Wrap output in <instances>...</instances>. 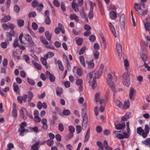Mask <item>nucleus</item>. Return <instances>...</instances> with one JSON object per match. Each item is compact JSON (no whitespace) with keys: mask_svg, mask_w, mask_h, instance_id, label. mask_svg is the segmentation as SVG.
Instances as JSON below:
<instances>
[{"mask_svg":"<svg viewBox=\"0 0 150 150\" xmlns=\"http://www.w3.org/2000/svg\"><path fill=\"white\" fill-rule=\"evenodd\" d=\"M35 67L38 70H40L41 69V66L37 62L33 63Z\"/></svg>","mask_w":150,"mask_h":150,"instance_id":"nucleus-36","label":"nucleus"},{"mask_svg":"<svg viewBox=\"0 0 150 150\" xmlns=\"http://www.w3.org/2000/svg\"><path fill=\"white\" fill-rule=\"evenodd\" d=\"M45 35L46 38L48 41H50L51 39V34L49 31H46L45 33Z\"/></svg>","mask_w":150,"mask_h":150,"instance_id":"nucleus-26","label":"nucleus"},{"mask_svg":"<svg viewBox=\"0 0 150 150\" xmlns=\"http://www.w3.org/2000/svg\"><path fill=\"white\" fill-rule=\"evenodd\" d=\"M76 84L77 85H82L83 84V81L81 79H77L76 82Z\"/></svg>","mask_w":150,"mask_h":150,"instance_id":"nucleus-49","label":"nucleus"},{"mask_svg":"<svg viewBox=\"0 0 150 150\" xmlns=\"http://www.w3.org/2000/svg\"><path fill=\"white\" fill-rule=\"evenodd\" d=\"M24 37L25 40L28 42L30 45L33 46L34 45V43L30 36L28 34H27L24 36Z\"/></svg>","mask_w":150,"mask_h":150,"instance_id":"nucleus-6","label":"nucleus"},{"mask_svg":"<svg viewBox=\"0 0 150 150\" xmlns=\"http://www.w3.org/2000/svg\"><path fill=\"white\" fill-rule=\"evenodd\" d=\"M134 89L131 87L130 89V92L129 93V98L132 99H134V98H133L132 96L134 94Z\"/></svg>","mask_w":150,"mask_h":150,"instance_id":"nucleus-29","label":"nucleus"},{"mask_svg":"<svg viewBox=\"0 0 150 150\" xmlns=\"http://www.w3.org/2000/svg\"><path fill=\"white\" fill-rule=\"evenodd\" d=\"M80 61L81 64L84 67H85V64L84 61V58L83 56H80L79 57Z\"/></svg>","mask_w":150,"mask_h":150,"instance_id":"nucleus-23","label":"nucleus"},{"mask_svg":"<svg viewBox=\"0 0 150 150\" xmlns=\"http://www.w3.org/2000/svg\"><path fill=\"white\" fill-rule=\"evenodd\" d=\"M41 122L42 124V127L43 129L44 130L47 129L48 128V125H47V119L45 118L42 119Z\"/></svg>","mask_w":150,"mask_h":150,"instance_id":"nucleus-10","label":"nucleus"},{"mask_svg":"<svg viewBox=\"0 0 150 150\" xmlns=\"http://www.w3.org/2000/svg\"><path fill=\"white\" fill-rule=\"evenodd\" d=\"M142 143L146 145H148L149 144H150V138H147L145 141L142 142Z\"/></svg>","mask_w":150,"mask_h":150,"instance_id":"nucleus-58","label":"nucleus"},{"mask_svg":"<svg viewBox=\"0 0 150 150\" xmlns=\"http://www.w3.org/2000/svg\"><path fill=\"white\" fill-rule=\"evenodd\" d=\"M116 48L119 58L120 59L122 55V49L121 45L119 43L117 42L116 44Z\"/></svg>","mask_w":150,"mask_h":150,"instance_id":"nucleus-3","label":"nucleus"},{"mask_svg":"<svg viewBox=\"0 0 150 150\" xmlns=\"http://www.w3.org/2000/svg\"><path fill=\"white\" fill-rule=\"evenodd\" d=\"M144 25L145 30L147 31H149L150 28V23L148 22L146 23L144 22Z\"/></svg>","mask_w":150,"mask_h":150,"instance_id":"nucleus-30","label":"nucleus"},{"mask_svg":"<svg viewBox=\"0 0 150 150\" xmlns=\"http://www.w3.org/2000/svg\"><path fill=\"white\" fill-rule=\"evenodd\" d=\"M129 115H127V114H125L123 117H122L121 120L122 121H126L127 119H129Z\"/></svg>","mask_w":150,"mask_h":150,"instance_id":"nucleus-54","label":"nucleus"},{"mask_svg":"<svg viewBox=\"0 0 150 150\" xmlns=\"http://www.w3.org/2000/svg\"><path fill=\"white\" fill-rule=\"evenodd\" d=\"M97 145L99 147L98 150H102L104 149L103 146L101 142H97Z\"/></svg>","mask_w":150,"mask_h":150,"instance_id":"nucleus-34","label":"nucleus"},{"mask_svg":"<svg viewBox=\"0 0 150 150\" xmlns=\"http://www.w3.org/2000/svg\"><path fill=\"white\" fill-rule=\"evenodd\" d=\"M70 19L71 20H74L76 21H79L78 17L75 14H71L69 16Z\"/></svg>","mask_w":150,"mask_h":150,"instance_id":"nucleus-24","label":"nucleus"},{"mask_svg":"<svg viewBox=\"0 0 150 150\" xmlns=\"http://www.w3.org/2000/svg\"><path fill=\"white\" fill-rule=\"evenodd\" d=\"M93 62V59H92L90 61H86V63L88 64L89 67L91 68H92L94 66V64Z\"/></svg>","mask_w":150,"mask_h":150,"instance_id":"nucleus-32","label":"nucleus"},{"mask_svg":"<svg viewBox=\"0 0 150 150\" xmlns=\"http://www.w3.org/2000/svg\"><path fill=\"white\" fill-rule=\"evenodd\" d=\"M11 17L9 15L4 16L1 20L2 23H5L9 21L11 19Z\"/></svg>","mask_w":150,"mask_h":150,"instance_id":"nucleus-15","label":"nucleus"},{"mask_svg":"<svg viewBox=\"0 0 150 150\" xmlns=\"http://www.w3.org/2000/svg\"><path fill=\"white\" fill-rule=\"evenodd\" d=\"M93 16V11H90L89 12L88 17L90 19H92Z\"/></svg>","mask_w":150,"mask_h":150,"instance_id":"nucleus-64","label":"nucleus"},{"mask_svg":"<svg viewBox=\"0 0 150 150\" xmlns=\"http://www.w3.org/2000/svg\"><path fill=\"white\" fill-rule=\"evenodd\" d=\"M86 47L85 46L81 48L80 50L79 54V55H81L84 52L86 49Z\"/></svg>","mask_w":150,"mask_h":150,"instance_id":"nucleus-53","label":"nucleus"},{"mask_svg":"<svg viewBox=\"0 0 150 150\" xmlns=\"http://www.w3.org/2000/svg\"><path fill=\"white\" fill-rule=\"evenodd\" d=\"M129 75L127 72H125L122 75V80L125 81H129Z\"/></svg>","mask_w":150,"mask_h":150,"instance_id":"nucleus-11","label":"nucleus"},{"mask_svg":"<svg viewBox=\"0 0 150 150\" xmlns=\"http://www.w3.org/2000/svg\"><path fill=\"white\" fill-rule=\"evenodd\" d=\"M93 72H92L87 74V81L90 84H91V81H90L93 76Z\"/></svg>","mask_w":150,"mask_h":150,"instance_id":"nucleus-19","label":"nucleus"},{"mask_svg":"<svg viewBox=\"0 0 150 150\" xmlns=\"http://www.w3.org/2000/svg\"><path fill=\"white\" fill-rule=\"evenodd\" d=\"M141 58L144 63H146L147 59L146 55L145 54H142L141 56Z\"/></svg>","mask_w":150,"mask_h":150,"instance_id":"nucleus-44","label":"nucleus"},{"mask_svg":"<svg viewBox=\"0 0 150 150\" xmlns=\"http://www.w3.org/2000/svg\"><path fill=\"white\" fill-rule=\"evenodd\" d=\"M18 131L20 132V135L23 136L24 135L23 134V133L25 132H28V130L24 128L20 129V128H19Z\"/></svg>","mask_w":150,"mask_h":150,"instance_id":"nucleus-17","label":"nucleus"},{"mask_svg":"<svg viewBox=\"0 0 150 150\" xmlns=\"http://www.w3.org/2000/svg\"><path fill=\"white\" fill-rule=\"evenodd\" d=\"M115 128L117 130L121 129H124L125 127V123L121 124H118L115 125Z\"/></svg>","mask_w":150,"mask_h":150,"instance_id":"nucleus-12","label":"nucleus"},{"mask_svg":"<svg viewBox=\"0 0 150 150\" xmlns=\"http://www.w3.org/2000/svg\"><path fill=\"white\" fill-rule=\"evenodd\" d=\"M28 83L31 86H34L35 84V81L33 79L28 77L27 79Z\"/></svg>","mask_w":150,"mask_h":150,"instance_id":"nucleus-28","label":"nucleus"},{"mask_svg":"<svg viewBox=\"0 0 150 150\" xmlns=\"http://www.w3.org/2000/svg\"><path fill=\"white\" fill-rule=\"evenodd\" d=\"M76 73L79 76L82 75V73L81 69L79 68H78L76 70Z\"/></svg>","mask_w":150,"mask_h":150,"instance_id":"nucleus-61","label":"nucleus"},{"mask_svg":"<svg viewBox=\"0 0 150 150\" xmlns=\"http://www.w3.org/2000/svg\"><path fill=\"white\" fill-rule=\"evenodd\" d=\"M32 29L34 30H36L38 28V25L35 22H33L32 23Z\"/></svg>","mask_w":150,"mask_h":150,"instance_id":"nucleus-43","label":"nucleus"},{"mask_svg":"<svg viewBox=\"0 0 150 150\" xmlns=\"http://www.w3.org/2000/svg\"><path fill=\"white\" fill-rule=\"evenodd\" d=\"M46 142L47 145L49 146H51L54 143L53 140L51 139L47 140L46 141Z\"/></svg>","mask_w":150,"mask_h":150,"instance_id":"nucleus-42","label":"nucleus"},{"mask_svg":"<svg viewBox=\"0 0 150 150\" xmlns=\"http://www.w3.org/2000/svg\"><path fill=\"white\" fill-rule=\"evenodd\" d=\"M40 39L42 43L43 44L46 45H47L48 44V42L46 40L45 38L43 36H40Z\"/></svg>","mask_w":150,"mask_h":150,"instance_id":"nucleus-31","label":"nucleus"},{"mask_svg":"<svg viewBox=\"0 0 150 150\" xmlns=\"http://www.w3.org/2000/svg\"><path fill=\"white\" fill-rule=\"evenodd\" d=\"M45 23L47 25H49L51 23V21L49 17H46L45 19Z\"/></svg>","mask_w":150,"mask_h":150,"instance_id":"nucleus-57","label":"nucleus"},{"mask_svg":"<svg viewBox=\"0 0 150 150\" xmlns=\"http://www.w3.org/2000/svg\"><path fill=\"white\" fill-rule=\"evenodd\" d=\"M18 40L17 38H16L14 40V42L13 44V45L14 48H16L17 47H18L19 45L18 42Z\"/></svg>","mask_w":150,"mask_h":150,"instance_id":"nucleus-40","label":"nucleus"},{"mask_svg":"<svg viewBox=\"0 0 150 150\" xmlns=\"http://www.w3.org/2000/svg\"><path fill=\"white\" fill-rule=\"evenodd\" d=\"M62 113L64 115L68 116L70 115V111L68 109H65L63 110Z\"/></svg>","mask_w":150,"mask_h":150,"instance_id":"nucleus-38","label":"nucleus"},{"mask_svg":"<svg viewBox=\"0 0 150 150\" xmlns=\"http://www.w3.org/2000/svg\"><path fill=\"white\" fill-rule=\"evenodd\" d=\"M57 63L58 64V66L59 69L60 70L63 71L64 69V67L62 64L61 61L59 60H58L57 62Z\"/></svg>","mask_w":150,"mask_h":150,"instance_id":"nucleus-25","label":"nucleus"},{"mask_svg":"<svg viewBox=\"0 0 150 150\" xmlns=\"http://www.w3.org/2000/svg\"><path fill=\"white\" fill-rule=\"evenodd\" d=\"M31 4L33 7H35L38 5V3L36 0H34L32 2Z\"/></svg>","mask_w":150,"mask_h":150,"instance_id":"nucleus-47","label":"nucleus"},{"mask_svg":"<svg viewBox=\"0 0 150 150\" xmlns=\"http://www.w3.org/2000/svg\"><path fill=\"white\" fill-rule=\"evenodd\" d=\"M120 21L121 23V25L124 28L125 26L126 18L125 15L124 13H122L121 15Z\"/></svg>","mask_w":150,"mask_h":150,"instance_id":"nucleus-7","label":"nucleus"},{"mask_svg":"<svg viewBox=\"0 0 150 150\" xmlns=\"http://www.w3.org/2000/svg\"><path fill=\"white\" fill-rule=\"evenodd\" d=\"M36 15V13L34 11L30 12L28 14V16L29 17H34Z\"/></svg>","mask_w":150,"mask_h":150,"instance_id":"nucleus-45","label":"nucleus"},{"mask_svg":"<svg viewBox=\"0 0 150 150\" xmlns=\"http://www.w3.org/2000/svg\"><path fill=\"white\" fill-rule=\"evenodd\" d=\"M17 25L18 26L20 27H21L23 26L24 23V21L22 19H18L17 20Z\"/></svg>","mask_w":150,"mask_h":150,"instance_id":"nucleus-27","label":"nucleus"},{"mask_svg":"<svg viewBox=\"0 0 150 150\" xmlns=\"http://www.w3.org/2000/svg\"><path fill=\"white\" fill-rule=\"evenodd\" d=\"M27 126V123L25 122H21L20 125V129H22L25 127Z\"/></svg>","mask_w":150,"mask_h":150,"instance_id":"nucleus-56","label":"nucleus"},{"mask_svg":"<svg viewBox=\"0 0 150 150\" xmlns=\"http://www.w3.org/2000/svg\"><path fill=\"white\" fill-rule=\"evenodd\" d=\"M104 68V66L103 64H101L99 67V70L98 71L100 74H102V71Z\"/></svg>","mask_w":150,"mask_h":150,"instance_id":"nucleus-52","label":"nucleus"},{"mask_svg":"<svg viewBox=\"0 0 150 150\" xmlns=\"http://www.w3.org/2000/svg\"><path fill=\"white\" fill-rule=\"evenodd\" d=\"M100 96V93H97L95 94L94 96V100L95 102L97 103L98 102V98Z\"/></svg>","mask_w":150,"mask_h":150,"instance_id":"nucleus-60","label":"nucleus"},{"mask_svg":"<svg viewBox=\"0 0 150 150\" xmlns=\"http://www.w3.org/2000/svg\"><path fill=\"white\" fill-rule=\"evenodd\" d=\"M82 42L83 39L81 38L78 39L76 41V44L79 46L81 45H82Z\"/></svg>","mask_w":150,"mask_h":150,"instance_id":"nucleus-48","label":"nucleus"},{"mask_svg":"<svg viewBox=\"0 0 150 150\" xmlns=\"http://www.w3.org/2000/svg\"><path fill=\"white\" fill-rule=\"evenodd\" d=\"M88 122V117L86 113L84 115L83 118V122L82 125V127L83 129H85L87 126Z\"/></svg>","mask_w":150,"mask_h":150,"instance_id":"nucleus-5","label":"nucleus"},{"mask_svg":"<svg viewBox=\"0 0 150 150\" xmlns=\"http://www.w3.org/2000/svg\"><path fill=\"white\" fill-rule=\"evenodd\" d=\"M76 131L77 133H80L81 131V127L80 125H77L76 127Z\"/></svg>","mask_w":150,"mask_h":150,"instance_id":"nucleus-55","label":"nucleus"},{"mask_svg":"<svg viewBox=\"0 0 150 150\" xmlns=\"http://www.w3.org/2000/svg\"><path fill=\"white\" fill-rule=\"evenodd\" d=\"M101 37L102 40V45L104 48L105 49L106 47V43L105 39L104 38V36L103 35L101 36Z\"/></svg>","mask_w":150,"mask_h":150,"instance_id":"nucleus-35","label":"nucleus"},{"mask_svg":"<svg viewBox=\"0 0 150 150\" xmlns=\"http://www.w3.org/2000/svg\"><path fill=\"white\" fill-rule=\"evenodd\" d=\"M136 11L139 15L142 16L145 15L147 12V10H136Z\"/></svg>","mask_w":150,"mask_h":150,"instance_id":"nucleus-18","label":"nucleus"},{"mask_svg":"<svg viewBox=\"0 0 150 150\" xmlns=\"http://www.w3.org/2000/svg\"><path fill=\"white\" fill-rule=\"evenodd\" d=\"M46 74L47 78L49 79L50 82H54L55 81V77L53 74H51L49 71H47Z\"/></svg>","mask_w":150,"mask_h":150,"instance_id":"nucleus-4","label":"nucleus"},{"mask_svg":"<svg viewBox=\"0 0 150 150\" xmlns=\"http://www.w3.org/2000/svg\"><path fill=\"white\" fill-rule=\"evenodd\" d=\"M27 94L28 98L32 99L33 98L34 95L33 93L31 91H28Z\"/></svg>","mask_w":150,"mask_h":150,"instance_id":"nucleus-51","label":"nucleus"},{"mask_svg":"<svg viewBox=\"0 0 150 150\" xmlns=\"http://www.w3.org/2000/svg\"><path fill=\"white\" fill-rule=\"evenodd\" d=\"M109 26L110 28V30L113 33V34L114 35V36L115 37H116V36L115 35V30L114 27L113 25L112 24L110 23H109Z\"/></svg>","mask_w":150,"mask_h":150,"instance_id":"nucleus-14","label":"nucleus"},{"mask_svg":"<svg viewBox=\"0 0 150 150\" xmlns=\"http://www.w3.org/2000/svg\"><path fill=\"white\" fill-rule=\"evenodd\" d=\"M112 76L109 73L108 74L107 77V82L112 91L114 93L115 91V88L113 82L112 81Z\"/></svg>","mask_w":150,"mask_h":150,"instance_id":"nucleus-1","label":"nucleus"},{"mask_svg":"<svg viewBox=\"0 0 150 150\" xmlns=\"http://www.w3.org/2000/svg\"><path fill=\"white\" fill-rule=\"evenodd\" d=\"M150 130L149 126L148 125H146L144 128V135H143V137L144 138H146L147 136V134L149 133Z\"/></svg>","mask_w":150,"mask_h":150,"instance_id":"nucleus-8","label":"nucleus"},{"mask_svg":"<svg viewBox=\"0 0 150 150\" xmlns=\"http://www.w3.org/2000/svg\"><path fill=\"white\" fill-rule=\"evenodd\" d=\"M40 61L42 64L45 66L46 69L48 68V66L47 65V60L45 59L44 57H42L40 58Z\"/></svg>","mask_w":150,"mask_h":150,"instance_id":"nucleus-22","label":"nucleus"},{"mask_svg":"<svg viewBox=\"0 0 150 150\" xmlns=\"http://www.w3.org/2000/svg\"><path fill=\"white\" fill-rule=\"evenodd\" d=\"M58 130L60 132H62L64 130V126L62 123H60L58 125Z\"/></svg>","mask_w":150,"mask_h":150,"instance_id":"nucleus-41","label":"nucleus"},{"mask_svg":"<svg viewBox=\"0 0 150 150\" xmlns=\"http://www.w3.org/2000/svg\"><path fill=\"white\" fill-rule=\"evenodd\" d=\"M115 104L120 108H123V106L122 103L118 100L116 99L114 100Z\"/></svg>","mask_w":150,"mask_h":150,"instance_id":"nucleus-21","label":"nucleus"},{"mask_svg":"<svg viewBox=\"0 0 150 150\" xmlns=\"http://www.w3.org/2000/svg\"><path fill=\"white\" fill-rule=\"evenodd\" d=\"M23 57L27 63H29L30 62L29 57L28 55L25 54L24 55Z\"/></svg>","mask_w":150,"mask_h":150,"instance_id":"nucleus-39","label":"nucleus"},{"mask_svg":"<svg viewBox=\"0 0 150 150\" xmlns=\"http://www.w3.org/2000/svg\"><path fill=\"white\" fill-rule=\"evenodd\" d=\"M99 54V52L97 50H95L94 53V57L95 59H97Z\"/></svg>","mask_w":150,"mask_h":150,"instance_id":"nucleus-46","label":"nucleus"},{"mask_svg":"<svg viewBox=\"0 0 150 150\" xmlns=\"http://www.w3.org/2000/svg\"><path fill=\"white\" fill-rule=\"evenodd\" d=\"M80 15L82 18L85 17L86 16V14L84 13L83 10H80L79 11Z\"/></svg>","mask_w":150,"mask_h":150,"instance_id":"nucleus-62","label":"nucleus"},{"mask_svg":"<svg viewBox=\"0 0 150 150\" xmlns=\"http://www.w3.org/2000/svg\"><path fill=\"white\" fill-rule=\"evenodd\" d=\"M89 39L91 41L94 42L96 40V38L95 35H92L90 36Z\"/></svg>","mask_w":150,"mask_h":150,"instance_id":"nucleus-59","label":"nucleus"},{"mask_svg":"<svg viewBox=\"0 0 150 150\" xmlns=\"http://www.w3.org/2000/svg\"><path fill=\"white\" fill-rule=\"evenodd\" d=\"M73 133L70 132L66 137V139L67 140H69L70 139H71L73 137Z\"/></svg>","mask_w":150,"mask_h":150,"instance_id":"nucleus-37","label":"nucleus"},{"mask_svg":"<svg viewBox=\"0 0 150 150\" xmlns=\"http://www.w3.org/2000/svg\"><path fill=\"white\" fill-rule=\"evenodd\" d=\"M110 18L112 20H115L117 17V15L116 11H112L109 13Z\"/></svg>","mask_w":150,"mask_h":150,"instance_id":"nucleus-9","label":"nucleus"},{"mask_svg":"<svg viewBox=\"0 0 150 150\" xmlns=\"http://www.w3.org/2000/svg\"><path fill=\"white\" fill-rule=\"evenodd\" d=\"M3 65L4 67H6L8 64V60L6 58H4L3 61Z\"/></svg>","mask_w":150,"mask_h":150,"instance_id":"nucleus-63","label":"nucleus"},{"mask_svg":"<svg viewBox=\"0 0 150 150\" xmlns=\"http://www.w3.org/2000/svg\"><path fill=\"white\" fill-rule=\"evenodd\" d=\"M13 89L14 91L17 93L19 92V89L18 84L16 82H14L13 85Z\"/></svg>","mask_w":150,"mask_h":150,"instance_id":"nucleus-13","label":"nucleus"},{"mask_svg":"<svg viewBox=\"0 0 150 150\" xmlns=\"http://www.w3.org/2000/svg\"><path fill=\"white\" fill-rule=\"evenodd\" d=\"M71 6L73 9H75V8L79 9V6L76 2V0H73L72 4Z\"/></svg>","mask_w":150,"mask_h":150,"instance_id":"nucleus-20","label":"nucleus"},{"mask_svg":"<svg viewBox=\"0 0 150 150\" xmlns=\"http://www.w3.org/2000/svg\"><path fill=\"white\" fill-rule=\"evenodd\" d=\"M62 89L61 88H58L57 89L56 93L57 96H60L61 94L62 93Z\"/></svg>","mask_w":150,"mask_h":150,"instance_id":"nucleus-33","label":"nucleus"},{"mask_svg":"<svg viewBox=\"0 0 150 150\" xmlns=\"http://www.w3.org/2000/svg\"><path fill=\"white\" fill-rule=\"evenodd\" d=\"M15 35V32L14 31H10L9 32L6 33V41L8 42L11 41L12 40V37H13Z\"/></svg>","mask_w":150,"mask_h":150,"instance_id":"nucleus-2","label":"nucleus"},{"mask_svg":"<svg viewBox=\"0 0 150 150\" xmlns=\"http://www.w3.org/2000/svg\"><path fill=\"white\" fill-rule=\"evenodd\" d=\"M137 133L139 135H142L143 137V135H144V130L142 129V127H138L137 128Z\"/></svg>","mask_w":150,"mask_h":150,"instance_id":"nucleus-16","label":"nucleus"},{"mask_svg":"<svg viewBox=\"0 0 150 150\" xmlns=\"http://www.w3.org/2000/svg\"><path fill=\"white\" fill-rule=\"evenodd\" d=\"M69 132L73 133L75 131V128L73 126H69L68 127Z\"/></svg>","mask_w":150,"mask_h":150,"instance_id":"nucleus-50","label":"nucleus"}]
</instances>
